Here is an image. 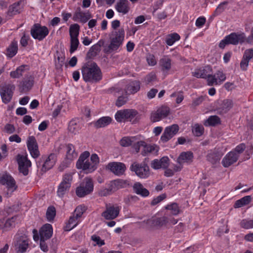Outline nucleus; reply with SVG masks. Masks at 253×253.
I'll return each instance as SVG.
<instances>
[{"label":"nucleus","instance_id":"obj_1","mask_svg":"<svg viewBox=\"0 0 253 253\" xmlns=\"http://www.w3.org/2000/svg\"><path fill=\"white\" fill-rule=\"evenodd\" d=\"M83 78L85 82L95 83L102 79V73L100 69L96 63L88 62L82 68Z\"/></svg>","mask_w":253,"mask_h":253},{"label":"nucleus","instance_id":"obj_2","mask_svg":"<svg viewBox=\"0 0 253 253\" xmlns=\"http://www.w3.org/2000/svg\"><path fill=\"white\" fill-rule=\"evenodd\" d=\"M72 172L66 173L62 176V181L59 184L57 191V195L60 198H63L70 191L73 181Z\"/></svg>","mask_w":253,"mask_h":253},{"label":"nucleus","instance_id":"obj_3","mask_svg":"<svg viewBox=\"0 0 253 253\" xmlns=\"http://www.w3.org/2000/svg\"><path fill=\"white\" fill-rule=\"evenodd\" d=\"M0 183L6 187L5 194L7 197L11 196L13 192L15 191L17 186L14 179L9 174H3L0 178Z\"/></svg>","mask_w":253,"mask_h":253},{"label":"nucleus","instance_id":"obj_4","mask_svg":"<svg viewBox=\"0 0 253 253\" xmlns=\"http://www.w3.org/2000/svg\"><path fill=\"white\" fill-rule=\"evenodd\" d=\"M130 170L134 172L135 174L140 178H147L150 175V169L145 163L133 162L130 167Z\"/></svg>","mask_w":253,"mask_h":253},{"label":"nucleus","instance_id":"obj_5","mask_svg":"<svg viewBox=\"0 0 253 253\" xmlns=\"http://www.w3.org/2000/svg\"><path fill=\"white\" fill-rule=\"evenodd\" d=\"M93 187L92 179L89 177H86L76 188V193L78 197H83L91 193L93 190Z\"/></svg>","mask_w":253,"mask_h":253},{"label":"nucleus","instance_id":"obj_6","mask_svg":"<svg viewBox=\"0 0 253 253\" xmlns=\"http://www.w3.org/2000/svg\"><path fill=\"white\" fill-rule=\"evenodd\" d=\"M40 161L37 162L38 168H41V171L45 172L51 169L55 165L56 161V155L54 153L50 154L48 157H42Z\"/></svg>","mask_w":253,"mask_h":253},{"label":"nucleus","instance_id":"obj_7","mask_svg":"<svg viewBox=\"0 0 253 253\" xmlns=\"http://www.w3.org/2000/svg\"><path fill=\"white\" fill-rule=\"evenodd\" d=\"M113 37L111 38V42L109 45V48L111 50H116L122 44L125 38V30L121 28L113 33Z\"/></svg>","mask_w":253,"mask_h":253},{"label":"nucleus","instance_id":"obj_8","mask_svg":"<svg viewBox=\"0 0 253 253\" xmlns=\"http://www.w3.org/2000/svg\"><path fill=\"white\" fill-rule=\"evenodd\" d=\"M15 88V85L11 84L0 86V95L3 103L7 104L11 101Z\"/></svg>","mask_w":253,"mask_h":253},{"label":"nucleus","instance_id":"obj_9","mask_svg":"<svg viewBox=\"0 0 253 253\" xmlns=\"http://www.w3.org/2000/svg\"><path fill=\"white\" fill-rule=\"evenodd\" d=\"M48 33L49 30L46 27L42 26L39 24H35L31 30L32 37L39 41L43 40Z\"/></svg>","mask_w":253,"mask_h":253},{"label":"nucleus","instance_id":"obj_10","mask_svg":"<svg viewBox=\"0 0 253 253\" xmlns=\"http://www.w3.org/2000/svg\"><path fill=\"white\" fill-rule=\"evenodd\" d=\"M121 209V207L117 205H107L101 216L106 220H113L118 216Z\"/></svg>","mask_w":253,"mask_h":253},{"label":"nucleus","instance_id":"obj_11","mask_svg":"<svg viewBox=\"0 0 253 253\" xmlns=\"http://www.w3.org/2000/svg\"><path fill=\"white\" fill-rule=\"evenodd\" d=\"M66 158L68 162H63L61 164L59 167V170L62 171L64 170L65 168L67 167L68 163H70L74 159L77 157L78 154L75 151L74 146L72 144H68L66 145Z\"/></svg>","mask_w":253,"mask_h":253},{"label":"nucleus","instance_id":"obj_12","mask_svg":"<svg viewBox=\"0 0 253 253\" xmlns=\"http://www.w3.org/2000/svg\"><path fill=\"white\" fill-rule=\"evenodd\" d=\"M29 240L25 235L17 237L15 242V247L17 252L19 253L26 252L29 246Z\"/></svg>","mask_w":253,"mask_h":253},{"label":"nucleus","instance_id":"obj_13","mask_svg":"<svg viewBox=\"0 0 253 253\" xmlns=\"http://www.w3.org/2000/svg\"><path fill=\"white\" fill-rule=\"evenodd\" d=\"M179 130L177 125H172L167 127L161 137V140L163 142H166L175 135Z\"/></svg>","mask_w":253,"mask_h":253},{"label":"nucleus","instance_id":"obj_14","mask_svg":"<svg viewBox=\"0 0 253 253\" xmlns=\"http://www.w3.org/2000/svg\"><path fill=\"white\" fill-rule=\"evenodd\" d=\"M27 145L32 157L37 158L40 156V151L37 140L34 136H29L27 141Z\"/></svg>","mask_w":253,"mask_h":253},{"label":"nucleus","instance_id":"obj_15","mask_svg":"<svg viewBox=\"0 0 253 253\" xmlns=\"http://www.w3.org/2000/svg\"><path fill=\"white\" fill-rule=\"evenodd\" d=\"M169 113V109L168 107L162 106L156 111L152 112L151 114V120L152 122H156L167 117Z\"/></svg>","mask_w":253,"mask_h":253},{"label":"nucleus","instance_id":"obj_16","mask_svg":"<svg viewBox=\"0 0 253 253\" xmlns=\"http://www.w3.org/2000/svg\"><path fill=\"white\" fill-rule=\"evenodd\" d=\"M17 161L20 172L22 173L24 175H28L29 173L28 168L31 166L30 161L28 160L26 157L20 155L17 156Z\"/></svg>","mask_w":253,"mask_h":253},{"label":"nucleus","instance_id":"obj_17","mask_svg":"<svg viewBox=\"0 0 253 253\" xmlns=\"http://www.w3.org/2000/svg\"><path fill=\"white\" fill-rule=\"evenodd\" d=\"M228 42L229 44L237 45L239 43H242L245 41L247 42V38L244 33H232L230 35L226 36Z\"/></svg>","mask_w":253,"mask_h":253},{"label":"nucleus","instance_id":"obj_18","mask_svg":"<svg viewBox=\"0 0 253 253\" xmlns=\"http://www.w3.org/2000/svg\"><path fill=\"white\" fill-rule=\"evenodd\" d=\"M107 168L115 175L118 176L123 175L126 169L125 165L120 162L109 163Z\"/></svg>","mask_w":253,"mask_h":253},{"label":"nucleus","instance_id":"obj_19","mask_svg":"<svg viewBox=\"0 0 253 253\" xmlns=\"http://www.w3.org/2000/svg\"><path fill=\"white\" fill-rule=\"evenodd\" d=\"M123 181L121 180H115L109 186L108 188H103L99 192L101 196H107L115 192L122 185Z\"/></svg>","mask_w":253,"mask_h":253},{"label":"nucleus","instance_id":"obj_20","mask_svg":"<svg viewBox=\"0 0 253 253\" xmlns=\"http://www.w3.org/2000/svg\"><path fill=\"white\" fill-rule=\"evenodd\" d=\"M92 17L91 13L88 11L83 12L80 7L75 12L72 17L74 21H80V22L85 23Z\"/></svg>","mask_w":253,"mask_h":253},{"label":"nucleus","instance_id":"obj_21","mask_svg":"<svg viewBox=\"0 0 253 253\" xmlns=\"http://www.w3.org/2000/svg\"><path fill=\"white\" fill-rule=\"evenodd\" d=\"M223 155V153L219 149H214L209 152L207 156V160L212 164L219 162Z\"/></svg>","mask_w":253,"mask_h":253},{"label":"nucleus","instance_id":"obj_22","mask_svg":"<svg viewBox=\"0 0 253 253\" xmlns=\"http://www.w3.org/2000/svg\"><path fill=\"white\" fill-rule=\"evenodd\" d=\"M233 101L228 99H224L221 102L216 108L217 113L223 115L227 113L233 107Z\"/></svg>","mask_w":253,"mask_h":253},{"label":"nucleus","instance_id":"obj_23","mask_svg":"<svg viewBox=\"0 0 253 253\" xmlns=\"http://www.w3.org/2000/svg\"><path fill=\"white\" fill-rule=\"evenodd\" d=\"M115 95L118 97L116 101V105L119 107L125 104L127 100V94H126L125 92L121 88H117L115 90Z\"/></svg>","mask_w":253,"mask_h":253},{"label":"nucleus","instance_id":"obj_24","mask_svg":"<svg viewBox=\"0 0 253 253\" xmlns=\"http://www.w3.org/2000/svg\"><path fill=\"white\" fill-rule=\"evenodd\" d=\"M238 158V155L237 153L231 151L224 157L222 161V164L224 167L227 168L236 162Z\"/></svg>","mask_w":253,"mask_h":253},{"label":"nucleus","instance_id":"obj_25","mask_svg":"<svg viewBox=\"0 0 253 253\" xmlns=\"http://www.w3.org/2000/svg\"><path fill=\"white\" fill-rule=\"evenodd\" d=\"M212 73L211 68L210 66H206L198 69H196L192 72V75L197 78H206L208 76Z\"/></svg>","mask_w":253,"mask_h":253},{"label":"nucleus","instance_id":"obj_26","mask_svg":"<svg viewBox=\"0 0 253 253\" xmlns=\"http://www.w3.org/2000/svg\"><path fill=\"white\" fill-rule=\"evenodd\" d=\"M151 166L155 169H167L169 166V159L166 156L162 157L160 160L155 159L151 162Z\"/></svg>","mask_w":253,"mask_h":253},{"label":"nucleus","instance_id":"obj_27","mask_svg":"<svg viewBox=\"0 0 253 253\" xmlns=\"http://www.w3.org/2000/svg\"><path fill=\"white\" fill-rule=\"evenodd\" d=\"M53 230L50 224H45L40 229L39 233L40 239L46 240L49 239L52 235Z\"/></svg>","mask_w":253,"mask_h":253},{"label":"nucleus","instance_id":"obj_28","mask_svg":"<svg viewBox=\"0 0 253 253\" xmlns=\"http://www.w3.org/2000/svg\"><path fill=\"white\" fill-rule=\"evenodd\" d=\"M115 8L119 13L126 14L129 10V2L127 0H119L115 5Z\"/></svg>","mask_w":253,"mask_h":253},{"label":"nucleus","instance_id":"obj_29","mask_svg":"<svg viewBox=\"0 0 253 253\" xmlns=\"http://www.w3.org/2000/svg\"><path fill=\"white\" fill-rule=\"evenodd\" d=\"M193 154L190 151L182 152L178 157L177 162L178 164L189 163L192 161Z\"/></svg>","mask_w":253,"mask_h":253},{"label":"nucleus","instance_id":"obj_30","mask_svg":"<svg viewBox=\"0 0 253 253\" xmlns=\"http://www.w3.org/2000/svg\"><path fill=\"white\" fill-rule=\"evenodd\" d=\"M27 70H29L28 65H22L16 68L15 71L10 73V76L12 79H18L21 78Z\"/></svg>","mask_w":253,"mask_h":253},{"label":"nucleus","instance_id":"obj_31","mask_svg":"<svg viewBox=\"0 0 253 253\" xmlns=\"http://www.w3.org/2000/svg\"><path fill=\"white\" fill-rule=\"evenodd\" d=\"M34 84V78L31 76H27L21 83V89L26 92L31 89Z\"/></svg>","mask_w":253,"mask_h":253},{"label":"nucleus","instance_id":"obj_32","mask_svg":"<svg viewBox=\"0 0 253 253\" xmlns=\"http://www.w3.org/2000/svg\"><path fill=\"white\" fill-rule=\"evenodd\" d=\"M112 121V119L110 117H103L99 119L96 122H93L92 124L96 128H99L109 125L111 123Z\"/></svg>","mask_w":253,"mask_h":253},{"label":"nucleus","instance_id":"obj_33","mask_svg":"<svg viewBox=\"0 0 253 253\" xmlns=\"http://www.w3.org/2000/svg\"><path fill=\"white\" fill-rule=\"evenodd\" d=\"M140 82L134 81L128 84L126 88L124 90L126 94H133L137 92L140 88Z\"/></svg>","mask_w":253,"mask_h":253},{"label":"nucleus","instance_id":"obj_34","mask_svg":"<svg viewBox=\"0 0 253 253\" xmlns=\"http://www.w3.org/2000/svg\"><path fill=\"white\" fill-rule=\"evenodd\" d=\"M133 190L134 192L142 197H147L149 195V191L144 188L143 186L140 182H136L133 186Z\"/></svg>","mask_w":253,"mask_h":253},{"label":"nucleus","instance_id":"obj_35","mask_svg":"<svg viewBox=\"0 0 253 253\" xmlns=\"http://www.w3.org/2000/svg\"><path fill=\"white\" fill-rule=\"evenodd\" d=\"M78 169H82L86 171V173H91L96 169V167L91 163L88 160L82 163L81 166L76 165Z\"/></svg>","mask_w":253,"mask_h":253},{"label":"nucleus","instance_id":"obj_36","mask_svg":"<svg viewBox=\"0 0 253 253\" xmlns=\"http://www.w3.org/2000/svg\"><path fill=\"white\" fill-rule=\"evenodd\" d=\"M171 60L167 56H164L160 60L159 65L161 70L164 72H168L171 69Z\"/></svg>","mask_w":253,"mask_h":253},{"label":"nucleus","instance_id":"obj_37","mask_svg":"<svg viewBox=\"0 0 253 253\" xmlns=\"http://www.w3.org/2000/svg\"><path fill=\"white\" fill-rule=\"evenodd\" d=\"M81 126L79 119H73L70 122L68 126V130L70 132L76 134L79 132Z\"/></svg>","mask_w":253,"mask_h":253},{"label":"nucleus","instance_id":"obj_38","mask_svg":"<svg viewBox=\"0 0 253 253\" xmlns=\"http://www.w3.org/2000/svg\"><path fill=\"white\" fill-rule=\"evenodd\" d=\"M21 9L20 2L15 3L9 7L7 14L10 16L16 15L20 12Z\"/></svg>","mask_w":253,"mask_h":253},{"label":"nucleus","instance_id":"obj_39","mask_svg":"<svg viewBox=\"0 0 253 253\" xmlns=\"http://www.w3.org/2000/svg\"><path fill=\"white\" fill-rule=\"evenodd\" d=\"M143 149L141 151V154L145 156L148 154L155 152L157 153L158 151V148L156 146L147 145L145 142L144 145H143Z\"/></svg>","mask_w":253,"mask_h":253},{"label":"nucleus","instance_id":"obj_40","mask_svg":"<svg viewBox=\"0 0 253 253\" xmlns=\"http://www.w3.org/2000/svg\"><path fill=\"white\" fill-rule=\"evenodd\" d=\"M220 124V119L217 116H211L207 119L204 123L206 126H214Z\"/></svg>","mask_w":253,"mask_h":253},{"label":"nucleus","instance_id":"obj_41","mask_svg":"<svg viewBox=\"0 0 253 253\" xmlns=\"http://www.w3.org/2000/svg\"><path fill=\"white\" fill-rule=\"evenodd\" d=\"M165 209L169 211L170 213L173 215H177L180 212V210L178 205L175 203H172L168 205L165 207Z\"/></svg>","mask_w":253,"mask_h":253},{"label":"nucleus","instance_id":"obj_42","mask_svg":"<svg viewBox=\"0 0 253 253\" xmlns=\"http://www.w3.org/2000/svg\"><path fill=\"white\" fill-rule=\"evenodd\" d=\"M125 112H126V121L134 123L133 120L136 119L138 116V113L137 111L135 109H126Z\"/></svg>","mask_w":253,"mask_h":253},{"label":"nucleus","instance_id":"obj_43","mask_svg":"<svg viewBox=\"0 0 253 253\" xmlns=\"http://www.w3.org/2000/svg\"><path fill=\"white\" fill-rule=\"evenodd\" d=\"M17 43L15 42H12L7 49V56L10 58L13 57L17 53Z\"/></svg>","mask_w":253,"mask_h":253},{"label":"nucleus","instance_id":"obj_44","mask_svg":"<svg viewBox=\"0 0 253 253\" xmlns=\"http://www.w3.org/2000/svg\"><path fill=\"white\" fill-rule=\"evenodd\" d=\"M78 219H79L74 215L71 216L65 226V230L66 231H70L75 227L79 222Z\"/></svg>","mask_w":253,"mask_h":253},{"label":"nucleus","instance_id":"obj_45","mask_svg":"<svg viewBox=\"0 0 253 253\" xmlns=\"http://www.w3.org/2000/svg\"><path fill=\"white\" fill-rule=\"evenodd\" d=\"M251 199L252 197L251 196H245L235 202L234 208H238L248 205L251 202Z\"/></svg>","mask_w":253,"mask_h":253},{"label":"nucleus","instance_id":"obj_46","mask_svg":"<svg viewBox=\"0 0 253 253\" xmlns=\"http://www.w3.org/2000/svg\"><path fill=\"white\" fill-rule=\"evenodd\" d=\"M192 131L193 134L196 136H201L204 132V127L201 125L195 124L192 126Z\"/></svg>","mask_w":253,"mask_h":253},{"label":"nucleus","instance_id":"obj_47","mask_svg":"<svg viewBox=\"0 0 253 253\" xmlns=\"http://www.w3.org/2000/svg\"><path fill=\"white\" fill-rule=\"evenodd\" d=\"M180 39V36L178 34L174 33L167 36L166 42L168 45L171 46L175 42L179 41Z\"/></svg>","mask_w":253,"mask_h":253},{"label":"nucleus","instance_id":"obj_48","mask_svg":"<svg viewBox=\"0 0 253 253\" xmlns=\"http://www.w3.org/2000/svg\"><path fill=\"white\" fill-rule=\"evenodd\" d=\"M137 140L136 137H124L120 140V145L123 147H128Z\"/></svg>","mask_w":253,"mask_h":253},{"label":"nucleus","instance_id":"obj_49","mask_svg":"<svg viewBox=\"0 0 253 253\" xmlns=\"http://www.w3.org/2000/svg\"><path fill=\"white\" fill-rule=\"evenodd\" d=\"M100 45L98 44H94L92 46L87 53V57L88 58H92L95 57L100 50Z\"/></svg>","mask_w":253,"mask_h":253},{"label":"nucleus","instance_id":"obj_50","mask_svg":"<svg viewBox=\"0 0 253 253\" xmlns=\"http://www.w3.org/2000/svg\"><path fill=\"white\" fill-rule=\"evenodd\" d=\"M80 26L78 24L71 25L69 28L70 38L78 37L79 34Z\"/></svg>","mask_w":253,"mask_h":253},{"label":"nucleus","instance_id":"obj_51","mask_svg":"<svg viewBox=\"0 0 253 253\" xmlns=\"http://www.w3.org/2000/svg\"><path fill=\"white\" fill-rule=\"evenodd\" d=\"M240 226L246 229H249L253 228V218L244 219L241 220L240 223Z\"/></svg>","mask_w":253,"mask_h":253},{"label":"nucleus","instance_id":"obj_52","mask_svg":"<svg viewBox=\"0 0 253 253\" xmlns=\"http://www.w3.org/2000/svg\"><path fill=\"white\" fill-rule=\"evenodd\" d=\"M126 109L118 111L115 114V119L118 122L126 121Z\"/></svg>","mask_w":253,"mask_h":253},{"label":"nucleus","instance_id":"obj_53","mask_svg":"<svg viewBox=\"0 0 253 253\" xmlns=\"http://www.w3.org/2000/svg\"><path fill=\"white\" fill-rule=\"evenodd\" d=\"M70 52L71 53H72L77 49L79 44V41L78 37H72L70 38Z\"/></svg>","mask_w":253,"mask_h":253},{"label":"nucleus","instance_id":"obj_54","mask_svg":"<svg viewBox=\"0 0 253 253\" xmlns=\"http://www.w3.org/2000/svg\"><path fill=\"white\" fill-rule=\"evenodd\" d=\"M56 215V210L54 207H49L47 210L46 216L48 221H51L53 220Z\"/></svg>","mask_w":253,"mask_h":253},{"label":"nucleus","instance_id":"obj_55","mask_svg":"<svg viewBox=\"0 0 253 253\" xmlns=\"http://www.w3.org/2000/svg\"><path fill=\"white\" fill-rule=\"evenodd\" d=\"M17 217L13 216L6 220L4 224V227L8 229L14 227L16 223V219Z\"/></svg>","mask_w":253,"mask_h":253},{"label":"nucleus","instance_id":"obj_56","mask_svg":"<svg viewBox=\"0 0 253 253\" xmlns=\"http://www.w3.org/2000/svg\"><path fill=\"white\" fill-rule=\"evenodd\" d=\"M206 78H207V82L209 85L212 86L214 84L216 85L218 84V80L215 77V75H212L211 73L210 75L208 76Z\"/></svg>","mask_w":253,"mask_h":253},{"label":"nucleus","instance_id":"obj_57","mask_svg":"<svg viewBox=\"0 0 253 253\" xmlns=\"http://www.w3.org/2000/svg\"><path fill=\"white\" fill-rule=\"evenodd\" d=\"M156 76L154 73L151 72L147 75L145 78V82L146 84H152L156 80Z\"/></svg>","mask_w":253,"mask_h":253},{"label":"nucleus","instance_id":"obj_58","mask_svg":"<svg viewBox=\"0 0 253 253\" xmlns=\"http://www.w3.org/2000/svg\"><path fill=\"white\" fill-rule=\"evenodd\" d=\"M90 155L88 151H85L82 153L80 156L77 162L76 165L81 166V164L85 162Z\"/></svg>","mask_w":253,"mask_h":253},{"label":"nucleus","instance_id":"obj_59","mask_svg":"<svg viewBox=\"0 0 253 253\" xmlns=\"http://www.w3.org/2000/svg\"><path fill=\"white\" fill-rule=\"evenodd\" d=\"M243 57L249 62H253V49H248L246 50L243 54Z\"/></svg>","mask_w":253,"mask_h":253},{"label":"nucleus","instance_id":"obj_60","mask_svg":"<svg viewBox=\"0 0 253 253\" xmlns=\"http://www.w3.org/2000/svg\"><path fill=\"white\" fill-rule=\"evenodd\" d=\"M3 131L8 134H12L15 131V128L13 125L10 124H6L3 128Z\"/></svg>","mask_w":253,"mask_h":253},{"label":"nucleus","instance_id":"obj_61","mask_svg":"<svg viewBox=\"0 0 253 253\" xmlns=\"http://www.w3.org/2000/svg\"><path fill=\"white\" fill-rule=\"evenodd\" d=\"M169 218L166 216L158 218L156 220L157 225L162 226L169 223Z\"/></svg>","mask_w":253,"mask_h":253},{"label":"nucleus","instance_id":"obj_62","mask_svg":"<svg viewBox=\"0 0 253 253\" xmlns=\"http://www.w3.org/2000/svg\"><path fill=\"white\" fill-rule=\"evenodd\" d=\"M145 144V142L143 141H136V140L132 144L133 148L135 150L136 153H138L140 150V146H143Z\"/></svg>","mask_w":253,"mask_h":253},{"label":"nucleus","instance_id":"obj_63","mask_svg":"<svg viewBox=\"0 0 253 253\" xmlns=\"http://www.w3.org/2000/svg\"><path fill=\"white\" fill-rule=\"evenodd\" d=\"M246 149V145L244 143H241L236 147L234 150L232 151H235L238 155V157L240 154L242 153Z\"/></svg>","mask_w":253,"mask_h":253},{"label":"nucleus","instance_id":"obj_64","mask_svg":"<svg viewBox=\"0 0 253 253\" xmlns=\"http://www.w3.org/2000/svg\"><path fill=\"white\" fill-rule=\"evenodd\" d=\"M215 77L217 79L218 84H221L226 79L225 75L222 72L219 71L217 72Z\"/></svg>","mask_w":253,"mask_h":253}]
</instances>
